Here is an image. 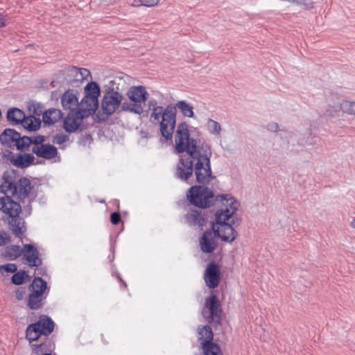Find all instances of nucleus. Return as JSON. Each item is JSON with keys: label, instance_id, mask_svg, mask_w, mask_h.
<instances>
[{"label": "nucleus", "instance_id": "4be33fe9", "mask_svg": "<svg viewBox=\"0 0 355 355\" xmlns=\"http://www.w3.org/2000/svg\"><path fill=\"white\" fill-rule=\"evenodd\" d=\"M76 112H69L64 120V128L67 132H73L78 129L80 121L84 118H79Z\"/></svg>", "mask_w": 355, "mask_h": 355}, {"label": "nucleus", "instance_id": "6e6552de", "mask_svg": "<svg viewBox=\"0 0 355 355\" xmlns=\"http://www.w3.org/2000/svg\"><path fill=\"white\" fill-rule=\"evenodd\" d=\"M30 142L26 151L31 150L37 157L45 159H51L57 157L58 154L55 146L50 144H44L45 137L43 135H34L29 137Z\"/></svg>", "mask_w": 355, "mask_h": 355}, {"label": "nucleus", "instance_id": "37998d69", "mask_svg": "<svg viewBox=\"0 0 355 355\" xmlns=\"http://www.w3.org/2000/svg\"><path fill=\"white\" fill-rule=\"evenodd\" d=\"M24 290L23 288H19L17 290L15 296L18 300H21L24 297Z\"/></svg>", "mask_w": 355, "mask_h": 355}, {"label": "nucleus", "instance_id": "7ed1b4c3", "mask_svg": "<svg viewBox=\"0 0 355 355\" xmlns=\"http://www.w3.org/2000/svg\"><path fill=\"white\" fill-rule=\"evenodd\" d=\"M151 111L150 121L154 124H159L162 136L166 140H171L176 124V111L174 105L168 104L165 108L159 106Z\"/></svg>", "mask_w": 355, "mask_h": 355}, {"label": "nucleus", "instance_id": "20e7f679", "mask_svg": "<svg viewBox=\"0 0 355 355\" xmlns=\"http://www.w3.org/2000/svg\"><path fill=\"white\" fill-rule=\"evenodd\" d=\"M10 195H6L0 198V210L8 216L11 219L8 222L10 230L17 238L22 239L26 229L24 220L19 217L21 211V205L14 201Z\"/></svg>", "mask_w": 355, "mask_h": 355}, {"label": "nucleus", "instance_id": "f3484780", "mask_svg": "<svg viewBox=\"0 0 355 355\" xmlns=\"http://www.w3.org/2000/svg\"><path fill=\"white\" fill-rule=\"evenodd\" d=\"M22 262L29 267H39L42 264V259L37 248L33 244L23 245Z\"/></svg>", "mask_w": 355, "mask_h": 355}, {"label": "nucleus", "instance_id": "4468645a", "mask_svg": "<svg viewBox=\"0 0 355 355\" xmlns=\"http://www.w3.org/2000/svg\"><path fill=\"white\" fill-rule=\"evenodd\" d=\"M193 174V162L190 155L181 156L176 165L175 176L182 181L189 182Z\"/></svg>", "mask_w": 355, "mask_h": 355}, {"label": "nucleus", "instance_id": "473e14b6", "mask_svg": "<svg viewBox=\"0 0 355 355\" xmlns=\"http://www.w3.org/2000/svg\"><path fill=\"white\" fill-rule=\"evenodd\" d=\"M25 279H30V276L25 270H20L19 272H15L12 275L11 279L12 283L15 285L22 284L25 282Z\"/></svg>", "mask_w": 355, "mask_h": 355}, {"label": "nucleus", "instance_id": "a19ab883", "mask_svg": "<svg viewBox=\"0 0 355 355\" xmlns=\"http://www.w3.org/2000/svg\"><path fill=\"white\" fill-rule=\"evenodd\" d=\"M144 1V6L146 7H153L157 6L160 0H143Z\"/></svg>", "mask_w": 355, "mask_h": 355}, {"label": "nucleus", "instance_id": "79ce46f5", "mask_svg": "<svg viewBox=\"0 0 355 355\" xmlns=\"http://www.w3.org/2000/svg\"><path fill=\"white\" fill-rule=\"evenodd\" d=\"M267 128L272 132H277L278 129V124L275 122L268 124Z\"/></svg>", "mask_w": 355, "mask_h": 355}, {"label": "nucleus", "instance_id": "f8f14e48", "mask_svg": "<svg viewBox=\"0 0 355 355\" xmlns=\"http://www.w3.org/2000/svg\"><path fill=\"white\" fill-rule=\"evenodd\" d=\"M1 143L7 147L16 146L18 150L25 152L28 148L29 137H21L20 133L14 129L7 128L0 135Z\"/></svg>", "mask_w": 355, "mask_h": 355}, {"label": "nucleus", "instance_id": "49530a36", "mask_svg": "<svg viewBox=\"0 0 355 355\" xmlns=\"http://www.w3.org/2000/svg\"><path fill=\"white\" fill-rule=\"evenodd\" d=\"M7 242L6 238L3 235H0V246L5 245Z\"/></svg>", "mask_w": 355, "mask_h": 355}, {"label": "nucleus", "instance_id": "09e8293b", "mask_svg": "<svg viewBox=\"0 0 355 355\" xmlns=\"http://www.w3.org/2000/svg\"><path fill=\"white\" fill-rule=\"evenodd\" d=\"M42 355H52V354H49V353H45V354H44Z\"/></svg>", "mask_w": 355, "mask_h": 355}, {"label": "nucleus", "instance_id": "c9c22d12", "mask_svg": "<svg viewBox=\"0 0 355 355\" xmlns=\"http://www.w3.org/2000/svg\"><path fill=\"white\" fill-rule=\"evenodd\" d=\"M31 347L33 352L37 355L47 351L46 345L45 343L33 344Z\"/></svg>", "mask_w": 355, "mask_h": 355}, {"label": "nucleus", "instance_id": "1a4fd4ad", "mask_svg": "<svg viewBox=\"0 0 355 355\" xmlns=\"http://www.w3.org/2000/svg\"><path fill=\"white\" fill-rule=\"evenodd\" d=\"M53 329L54 322L52 319L47 315H41L36 322L28 325L26 329V338L31 343L37 340L42 335H50Z\"/></svg>", "mask_w": 355, "mask_h": 355}, {"label": "nucleus", "instance_id": "de8ad7c7", "mask_svg": "<svg viewBox=\"0 0 355 355\" xmlns=\"http://www.w3.org/2000/svg\"><path fill=\"white\" fill-rule=\"evenodd\" d=\"M350 226L355 229V219L351 222Z\"/></svg>", "mask_w": 355, "mask_h": 355}, {"label": "nucleus", "instance_id": "4c0bfd02", "mask_svg": "<svg viewBox=\"0 0 355 355\" xmlns=\"http://www.w3.org/2000/svg\"><path fill=\"white\" fill-rule=\"evenodd\" d=\"M0 269H3L7 272L14 273L17 270V266L15 263H8L0 266Z\"/></svg>", "mask_w": 355, "mask_h": 355}, {"label": "nucleus", "instance_id": "f03ea898", "mask_svg": "<svg viewBox=\"0 0 355 355\" xmlns=\"http://www.w3.org/2000/svg\"><path fill=\"white\" fill-rule=\"evenodd\" d=\"M222 199L226 201L225 208L218 210L216 213V234L223 241L232 243L236 237L237 232L233 228L235 225L234 214L239 209V202L229 194H222Z\"/></svg>", "mask_w": 355, "mask_h": 355}, {"label": "nucleus", "instance_id": "dca6fc26", "mask_svg": "<svg viewBox=\"0 0 355 355\" xmlns=\"http://www.w3.org/2000/svg\"><path fill=\"white\" fill-rule=\"evenodd\" d=\"M206 286L211 289L216 288L221 279V272L219 264L211 261L207 266L203 275Z\"/></svg>", "mask_w": 355, "mask_h": 355}, {"label": "nucleus", "instance_id": "6ab92c4d", "mask_svg": "<svg viewBox=\"0 0 355 355\" xmlns=\"http://www.w3.org/2000/svg\"><path fill=\"white\" fill-rule=\"evenodd\" d=\"M61 103L64 110H69V112H76L80 107L76 91L69 89L66 91L61 98Z\"/></svg>", "mask_w": 355, "mask_h": 355}, {"label": "nucleus", "instance_id": "2f4dec72", "mask_svg": "<svg viewBox=\"0 0 355 355\" xmlns=\"http://www.w3.org/2000/svg\"><path fill=\"white\" fill-rule=\"evenodd\" d=\"M101 94V90L98 85L95 82L89 83L85 87V96H95L98 98Z\"/></svg>", "mask_w": 355, "mask_h": 355}, {"label": "nucleus", "instance_id": "393cba45", "mask_svg": "<svg viewBox=\"0 0 355 355\" xmlns=\"http://www.w3.org/2000/svg\"><path fill=\"white\" fill-rule=\"evenodd\" d=\"M23 247L17 245H10L7 246L2 253V255L8 260H16L20 256H22Z\"/></svg>", "mask_w": 355, "mask_h": 355}, {"label": "nucleus", "instance_id": "bb28decb", "mask_svg": "<svg viewBox=\"0 0 355 355\" xmlns=\"http://www.w3.org/2000/svg\"><path fill=\"white\" fill-rule=\"evenodd\" d=\"M174 107L175 111L177 112V109H178L184 116L189 118L194 117L193 107L187 101L183 100L178 101L176 104L174 105Z\"/></svg>", "mask_w": 355, "mask_h": 355}, {"label": "nucleus", "instance_id": "a211bd4d", "mask_svg": "<svg viewBox=\"0 0 355 355\" xmlns=\"http://www.w3.org/2000/svg\"><path fill=\"white\" fill-rule=\"evenodd\" d=\"M98 106V99L95 96H84L77 110L79 118H86L95 113Z\"/></svg>", "mask_w": 355, "mask_h": 355}, {"label": "nucleus", "instance_id": "7c9ffc66", "mask_svg": "<svg viewBox=\"0 0 355 355\" xmlns=\"http://www.w3.org/2000/svg\"><path fill=\"white\" fill-rule=\"evenodd\" d=\"M198 340L201 341L202 343L205 342H212L213 339V331L211 330V328L208 326H203L202 327H199L198 329Z\"/></svg>", "mask_w": 355, "mask_h": 355}, {"label": "nucleus", "instance_id": "cd10ccee", "mask_svg": "<svg viewBox=\"0 0 355 355\" xmlns=\"http://www.w3.org/2000/svg\"><path fill=\"white\" fill-rule=\"evenodd\" d=\"M22 126L29 131H36L40 128L41 120L34 116H24L21 123Z\"/></svg>", "mask_w": 355, "mask_h": 355}, {"label": "nucleus", "instance_id": "423d86ee", "mask_svg": "<svg viewBox=\"0 0 355 355\" xmlns=\"http://www.w3.org/2000/svg\"><path fill=\"white\" fill-rule=\"evenodd\" d=\"M32 189L29 179L21 178L15 181L12 175L8 173L3 174V181L0 185V191L5 195H10L19 199L26 198Z\"/></svg>", "mask_w": 355, "mask_h": 355}, {"label": "nucleus", "instance_id": "f704fd0d", "mask_svg": "<svg viewBox=\"0 0 355 355\" xmlns=\"http://www.w3.org/2000/svg\"><path fill=\"white\" fill-rule=\"evenodd\" d=\"M207 128L210 134L218 135L221 132V126L220 123L211 119H209L207 121Z\"/></svg>", "mask_w": 355, "mask_h": 355}, {"label": "nucleus", "instance_id": "b1692460", "mask_svg": "<svg viewBox=\"0 0 355 355\" xmlns=\"http://www.w3.org/2000/svg\"><path fill=\"white\" fill-rule=\"evenodd\" d=\"M63 118L62 112L58 109L52 108L45 111L42 116L44 124L53 125Z\"/></svg>", "mask_w": 355, "mask_h": 355}, {"label": "nucleus", "instance_id": "2eb2a0df", "mask_svg": "<svg viewBox=\"0 0 355 355\" xmlns=\"http://www.w3.org/2000/svg\"><path fill=\"white\" fill-rule=\"evenodd\" d=\"M216 225L212 224V229L205 231L199 239V245L202 252L212 253L218 247Z\"/></svg>", "mask_w": 355, "mask_h": 355}, {"label": "nucleus", "instance_id": "9b49d317", "mask_svg": "<svg viewBox=\"0 0 355 355\" xmlns=\"http://www.w3.org/2000/svg\"><path fill=\"white\" fill-rule=\"evenodd\" d=\"M47 288L46 282L42 277H35L29 286L27 306L31 310H38L44 304V293Z\"/></svg>", "mask_w": 355, "mask_h": 355}, {"label": "nucleus", "instance_id": "c756f323", "mask_svg": "<svg viewBox=\"0 0 355 355\" xmlns=\"http://www.w3.org/2000/svg\"><path fill=\"white\" fill-rule=\"evenodd\" d=\"M203 355H223L220 347L213 342L202 343Z\"/></svg>", "mask_w": 355, "mask_h": 355}, {"label": "nucleus", "instance_id": "a18cd8bd", "mask_svg": "<svg viewBox=\"0 0 355 355\" xmlns=\"http://www.w3.org/2000/svg\"><path fill=\"white\" fill-rule=\"evenodd\" d=\"M144 1L143 0H133L132 6L135 7H139L141 6H144Z\"/></svg>", "mask_w": 355, "mask_h": 355}, {"label": "nucleus", "instance_id": "5701e85b", "mask_svg": "<svg viewBox=\"0 0 355 355\" xmlns=\"http://www.w3.org/2000/svg\"><path fill=\"white\" fill-rule=\"evenodd\" d=\"M185 220L190 226L200 227L205 224V219L200 211L191 210L185 215Z\"/></svg>", "mask_w": 355, "mask_h": 355}, {"label": "nucleus", "instance_id": "c03bdc74", "mask_svg": "<svg viewBox=\"0 0 355 355\" xmlns=\"http://www.w3.org/2000/svg\"><path fill=\"white\" fill-rule=\"evenodd\" d=\"M6 16L3 14H0V28L6 26Z\"/></svg>", "mask_w": 355, "mask_h": 355}, {"label": "nucleus", "instance_id": "9d476101", "mask_svg": "<svg viewBox=\"0 0 355 355\" xmlns=\"http://www.w3.org/2000/svg\"><path fill=\"white\" fill-rule=\"evenodd\" d=\"M114 82L110 81L106 87L102 101L101 106L103 113L110 116L123 103V95L119 92V87H114Z\"/></svg>", "mask_w": 355, "mask_h": 355}, {"label": "nucleus", "instance_id": "a878e982", "mask_svg": "<svg viewBox=\"0 0 355 355\" xmlns=\"http://www.w3.org/2000/svg\"><path fill=\"white\" fill-rule=\"evenodd\" d=\"M24 116V112L16 107L9 109L7 112V119L12 124H21Z\"/></svg>", "mask_w": 355, "mask_h": 355}, {"label": "nucleus", "instance_id": "ddd939ff", "mask_svg": "<svg viewBox=\"0 0 355 355\" xmlns=\"http://www.w3.org/2000/svg\"><path fill=\"white\" fill-rule=\"evenodd\" d=\"M222 312L221 304L216 295H211L206 299L202 313L209 322L211 320L216 324H220Z\"/></svg>", "mask_w": 355, "mask_h": 355}, {"label": "nucleus", "instance_id": "72a5a7b5", "mask_svg": "<svg viewBox=\"0 0 355 355\" xmlns=\"http://www.w3.org/2000/svg\"><path fill=\"white\" fill-rule=\"evenodd\" d=\"M289 3L300 6L304 10H311L315 7V0H288Z\"/></svg>", "mask_w": 355, "mask_h": 355}, {"label": "nucleus", "instance_id": "f257e3e1", "mask_svg": "<svg viewBox=\"0 0 355 355\" xmlns=\"http://www.w3.org/2000/svg\"><path fill=\"white\" fill-rule=\"evenodd\" d=\"M175 144L178 153L186 152L193 159L196 183L207 185L216 179L211 171L210 159L212 153L210 146L206 143L198 144L196 139L190 138L187 123L182 122L178 125Z\"/></svg>", "mask_w": 355, "mask_h": 355}, {"label": "nucleus", "instance_id": "412c9836", "mask_svg": "<svg viewBox=\"0 0 355 355\" xmlns=\"http://www.w3.org/2000/svg\"><path fill=\"white\" fill-rule=\"evenodd\" d=\"M10 161L17 168H24L33 164L35 157L31 153H18L13 155L10 158Z\"/></svg>", "mask_w": 355, "mask_h": 355}, {"label": "nucleus", "instance_id": "c85d7f7f", "mask_svg": "<svg viewBox=\"0 0 355 355\" xmlns=\"http://www.w3.org/2000/svg\"><path fill=\"white\" fill-rule=\"evenodd\" d=\"M69 71L71 75L75 76L74 80L83 81L91 75L90 71L85 68H78L76 67H71L69 68Z\"/></svg>", "mask_w": 355, "mask_h": 355}, {"label": "nucleus", "instance_id": "aec40b11", "mask_svg": "<svg viewBox=\"0 0 355 355\" xmlns=\"http://www.w3.org/2000/svg\"><path fill=\"white\" fill-rule=\"evenodd\" d=\"M343 110V112L348 114L355 115V101H344L341 103L337 102L327 110V113L333 116L335 112Z\"/></svg>", "mask_w": 355, "mask_h": 355}, {"label": "nucleus", "instance_id": "0eeeda50", "mask_svg": "<svg viewBox=\"0 0 355 355\" xmlns=\"http://www.w3.org/2000/svg\"><path fill=\"white\" fill-rule=\"evenodd\" d=\"M130 102L124 101L122 103L121 110L141 115L144 112L142 104L148 97V93L145 87L142 85L132 86L126 93Z\"/></svg>", "mask_w": 355, "mask_h": 355}, {"label": "nucleus", "instance_id": "58836bf2", "mask_svg": "<svg viewBox=\"0 0 355 355\" xmlns=\"http://www.w3.org/2000/svg\"><path fill=\"white\" fill-rule=\"evenodd\" d=\"M110 221L113 225H117L121 221V216L118 212H113L110 215Z\"/></svg>", "mask_w": 355, "mask_h": 355}, {"label": "nucleus", "instance_id": "39448f33", "mask_svg": "<svg viewBox=\"0 0 355 355\" xmlns=\"http://www.w3.org/2000/svg\"><path fill=\"white\" fill-rule=\"evenodd\" d=\"M221 195L214 196L212 189L207 185H194L189 189L187 192V198L189 202L199 208L206 209L214 205L215 201H220L224 206L226 205L225 199H222Z\"/></svg>", "mask_w": 355, "mask_h": 355}, {"label": "nucleus", "instance_id": "ea45409f", "mask_svg": "<svg viewBox=\"0 0 355 355\" xmlns=\"http://www.w3.org/2000/svg\"><path fill=\"white\" fill-rule=\"evenodd\" d=\"M160 105H158V102L155 98H151L148 101V107L149 110H153L155 107H158Z\"/></svg>", "mask_w": 355, "mask_h": 355}, {"label": "nucleus", "instance_id": "e433bc0d", "mask_svg": "<svg viewBox=\"0 0 355 355\" xmlns=\"http://www.w3.org/2000/svg\"><path fill=\"white\" fill-rule=\"evenodd\" d=\"M69 140V136L64 133H58L56 134L53 139V142L56 144H62Z\"/></svg>", "mask_w": 355, "mask_h": 355}]
</instances>
